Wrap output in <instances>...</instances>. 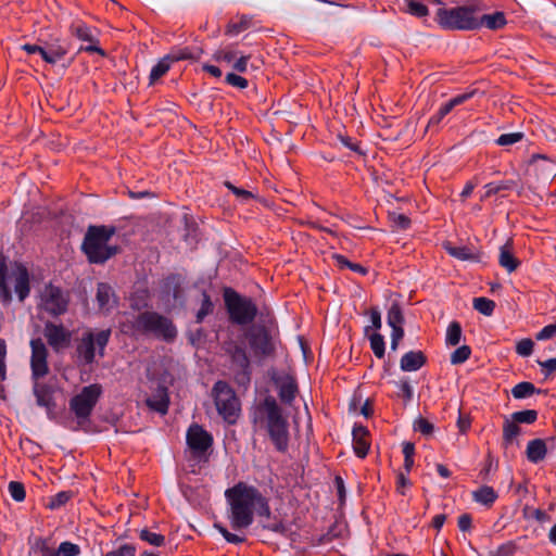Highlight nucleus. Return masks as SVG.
Returning <instances> with one entry per match:
<instances>
[{"instance_id":"7","label":"nucleus","mask_w":556,"mask_h":556,"mask_svg":"<svg viewBox=\"0 0 556 556\" xmlns=\"http://www.w3.org/2000/svg\"><path fill=\"white\" fill-rule=\"evenodd\" d=\"M475 9L467 5L456 8H440L437 18L440 26L448 30H475L481 27L478 18L473 16Z\"/></svg>"},{"instance_id":"50","label":"nucleus","mask_w":556,"mask_h":556,"mask_svg":"<svg viewBox=\"0 0 556 556\" xmlns=\"http://www.w3.org/2000/svg\"><path fill=\"white\" fill-rule=\"evenodd\" d=\"M412 15L424 17L428 15V8L419 0H404Z\"/></svg>"},{"instance_id":"35","label":"nucleus","mask_w":556,"mask_h":556,"mask_svg":"<svg viewBox=\"0 0 556 556\" xmlns=\"http://www.w3.org/2000/svg\"><path fill=\"white\" fill-rule=\"evenodd\" d=\"M463 336L462 326L458 321L450 323L446 329L445 343L446 345L456 346L459 344Z\"/></svg>"},{"instance_id":"56","label":"nucleus","mask_w":556,"mask_h":556,"mask_svg":"<svg viewBox=\"0 0 556 556\" xmlns=\"http://www.w3.org/2000/svg\"><path fill=\"white\" fill-rule=\"evenodd\" d=\"M534 342L529 339L525 338L517 342L516 344V353L522 357H528L533 352Z\"/></svg>"},{"instance_id":"13","label":"nucleus","mask_w":556,"mask_h":556,"mask_svg":"<svg viewBox=\"0 0 556 556\" xmlns=\"http://www.w3.org/2000/svg\"><path fill=\"white\" fill-rule=\"evenodd\" d=\"M41 306L48 314L58 317L66 313L68 296L64 294L61 288L49 283L42 291Z\"/></svg>"},{"instance_id":"42","label":"nucleus","mask_w":556,"mask_h":556,"mask_svg":"<svg viewBox=\"0 0 556 556\" xmlns=\"http://www.w3.org/2000/svg\"><path fill=\"white\" fill-rule=\"evenodd\" d=\"M538 412L535 409H525L515 412L510 415V418L519 424L532 425L538 419Z\"/></svg>"},{"instance_id":"34","label":"nucleus","mask_w":556,"mask_h":556,"mask_svg":"<svg viewBox=\"0 0 556 556\" xmlns=\"http://www.w3.org/2000/svg\"><path fill=\"white\" fill-rule=\"evenodd\" d=\"M535 393H541V390L536 389L532 382L528 381L519 382L511 389V395L516 400H523Z\"/></svg>"},{"instance_id":"40","label":"nucleus","mask_w":556,"mask_h":556,"mask_svg":"<svg viewBox=\"0 0 556 556\" xmlns=\"http://www.w3.org/2000/svg\"><path fill=\"white\" fill-rule=\"evenodd\" d=\"M473 308L484 316H491L495 309V302L484 296L475 298L472 301Z\"/></svg>"},{"instance_id":"48","label":"nucleus","mask_w":556,"mask_h":556,"mask_svg":"<svg viewBox=\"0 0 556 556\" xmlns=\"http://www.w3.org/2000/svg\"><path fill=\"white\" fill-rule=\"evenodd\" d=\"M139 538L142 541H146V542H148L149 544H151L153 546H162L165 543V536L164 535H162L160 533L151 532L148 529H142L140 531Z\"/></svg>"},{"instance_id":"41","label":"nucleus","mask_w":556,"mask_h":556,"mask_svg":"<svg viewBox=\"0 0 556 556\" xmlns=\"http://www.w3.org/2000/svg\"><path fill=\"white\" fill-rule=\"evenodd\" d=\"M368 339L370 342V349L372 350L375 356L382 358L386 354V342L383 336L379 332H374L368 334Z\"/></svg>"},{"instance_id":"15","label":"nucleus","mask_w":556,"mask_h":556,"mask_svg":"<svg viewBox=\"0 0 556 556\" xmlns=\"http://www.w3.org/2000/svg\"><path fill=\"white\" fill-rule=\"evenodd\" d=\"M186 441L192 454L197 457L205 455L213 445L212 434L198 424H192L188 428Z\"/></svg>"},{"instance_id":"9","label":"nucleus","mask_w":556,"mask_h":556,"mask_svg":"<svg viewBox=\"0 0 556 556\" xmlns=\"http://www.w3.org/2000/svg\"><path fill=\"white\" fill-rule=\"evenodd\" d=\"M244 337L256 358L273 357L276 354L278 339L268 326L253 325L244 332Z\"/></svg>"},{"instance_id":"64","label":"nucleus","mask_w":556,"mask_h":556,"mask_svg":"<svg viewBox=\"0 0 556 556\" xmlns=\"http://www.w3.org/2000/svg\"><path fill=\"white\" fill-rule=\"evenodd\" d=\"M538 364L546 378L556 372V357L546 361H538Z\"/></svg>"},{"instance_id":"32","label":"nucleus","mask_w":556,"mask_h":556,"mask_svg":"<svg viewBox=\"0 0 556 556\" xmlns=\"http://www.w3.org/2000/svg\"><path fill=\"white\" fill-rule=\"evenodd\" d=\"M478 23H481V26H485L489 29L496 30L503 28L507 21L503 12H495L482 15Z\"/></svg>"},{"instance_id":"51","label":"nucleus","mask_w":556,"mask_h":556,"mask_svg":"<svg viewBox=\"0 0 556 556\" xmlns=\"http://www.w3.org/2000/svg\"><path fill=\"white\" fill-rule=\"evenodd\" d=\"M523 516L528 519L533 518L541 523L548 522L551 520V516L546 511L540 508H530L528 506L523 508Z\"/></svg>"},{"instance_id":"8","label":"nucleus","mask_w":556,"mask_h":556,"mask_svg":"<svg viewBox=\"0 0 556 556\" xmlns=\"http://www.w3.org/2000/svg\"><path fill=\"white\" fill-rule=\"evenodd\" d=\"M212 396L218 414L225 422L236 424L240 414V401L235 390L223 380H218L212 388Z\"/></svg>"},{"instance_id":"38","label":"nucleus","mask_w":556,"mask_h":556,"mask_svg":"<svg viewBox=\"0 0 556 556\" xmlns=\"http://www.w3.org/2000/svg\"><path fill=\"white\" fill-rule=\"evenodd\" d=\"M202 296L203 298H202L201 307L199 308V311L197 312V315H195L197 324H202L203 320L205 319V317L208 316L210 314H212L214 311V304L211 300L210 294L206 291H203Z\"/></svg>"},{"instance_id":"25","label":"nucleus","mask_w":556,"mask_h":556,"mask_svg":"<svg viewBox=\"0 0 556 556\" xmlns=\"http://www.w3.org/2000/svg\"><path fill=\"white\" fill-rule=\"evenodd\" d=\"M33 393L38 406H56L52 395V388L47 383H40L39 380L33 381Z\"/></svg>"},{"instance_id":"6","label":"nucleus","mask_w":556,"mask_h":556,"mask_svg":"<svg viewBox=\"0 0 556 556\" xmlns=\"http://www.w3.org/2000/svg\"><path fill=\"white\" fill-rule=\"evenodd\" d=\"M223 298L231 324L247 326L255 320L258 308L253 299L241 295L230 287L223 289Z\"/></svg>"},{"instance_id":"53","label":"nucleus","mask_w":556,"mask_h":556,"mask_svg":"<svg viewBox=\"0 0 556 556\" xmlns=\"http://www.w3.org/2000/svg\"><path fill=\"white\" fill-rule=\"evenodd\" d=\"M72 497V492L61 491L50 498L48 507L50 509H58L65 505Z\"/></svg>"},{"instance_id":"1","label":"nucleus","mask_w":556,"mask_h":556,"mask_svg":"<svg viewBox=\"0 0 556 556\" xmlns=\"http://www.w3.org/2000/svg\"><path fill=\"white\" fill-rule=\"evenodd\" d=\"M252 422L265 429L275 448L286 453L289 448V422L282 408L271 395L258 403L252 415Z\"/></svg>"},{"instance_id":"39","label":"nucleus","mask_w":556,"mask_h":556,"mask_svg":"<svg viewBox=\"0 0 556 556\" xmlns=\"http://www.w3.org/2000/svg\"><path fill=\"white\" fill-rule=\"evenodd\" d=\"M514 180H502L489 182L484 186L485 194L484 198H490L493 194L500 193L501 191L511 190L515 187Z\"/></svg>"},{"instance_id":"47","label":"nucleus","mask_w":556,"mask_h":556,"mask_svg":"<svg viewBox=\"0 0 556 556\" xmlns=\"http://www.w3.org/2000/svg\"><path fill=\"white\" fill-rule=\"evenodd\" d=\"M254 514L258 517H265L269 519L271 517V510L269 506V500L260 492Z\"/></svg>"},{"instance_id":"14","label":"nucleus","mask_w":556,"mask_h":556,"mask_svg":"<svg viewBox=\"0 0 556 556\" xmlns=\"http://www.w3.org/2000/svg\"><path fill=\"white\" fill-rule=\"evenodd\" d=\"M43 336L49 346L55 353L62 352L72 343V331L67 329L63 324L46 321L43 326Z\"/></svg>"},{"instance_id":"61","label":"nucleus","mask_w":556,"mask_h":556,"mask_svg":"<svg viewBox=\"0 0 556 556\" xmlns=\"http://www.w3.org/2000/svg\"><path fill=\"white\" fill-rule=\"evenodd\" d=\"M452 111V109L447 105V103L445 102L444 104H442L440 106V109L438 110V112L430 117L429 122H428V128L429 127H434V126H438L441 121Z\"/></svg>"},{"instance_id":"28","label":"nucleus","mask_w":556,"mask_h":556,"mask_svg":"<svg viewBox=\"0 0 556 556\" xmlns=\"http://www.w3.org/2000/svg\"><path fill=\"white\" fill-rule=\"evenodd\" d=\"M471 497L473 502L491 507L497 500L498 495L492 486L482 485L471 492Z\"/></svg>"},{"instance_id":"37","label":"nucleus","mask_w":556,"mask_h":556,"mask_svg":"<svg viewBox=\"0 0 556 556\" xmlns=\"http://www.w3.org/2000/svg\"><path fill=\"white\" fill-rule=\"evenodd\" d=\"M405 319L401 308V305L397 302H393L388 309L387 314V323L390 327L403 326Z\"/></svg>"},{"instance_id":"19","label":"nucleus","mask_w":556,"mask_h":556,"mask_svg":"<svg viewBox=\"0 0 556 556\" xmlns=\"http://www.w3.org/2000/svg\"><path fill=\"white\" fill-rule=\"evenodd\" d=\"M271 380L279 389L278 394L281 402L285 404H291L298 392L295 380L290 376L281 378L277 377L275 374L271 376Z\"/></svg>"},{"instance_id":"29","label":"nucleus","mask_w":556,"mask_h":556,"mask_svg":"<svg viewBox=\"0 0 556 556\" xmlns=\"http://www.w3.org/2000/svg\"><path fill=\"white\" fill-rule=\"evenodd\" d=\"M203 53V50L201 48H177L172 50L167 58L170 60V62H178L182 60H192L198 61Z\"/></svg>"},{"instance_id":"11","label":"nucleus","mask_w":556,"mask_h":556,"mask_svg":"<svg viewBox=\"0 0 556 556\" xmlns=\"http://www.w3.org/2000/svg\"><path fill=\"white\" fill-rule=\"evenodd\" d=\"M232 365L237 368L235 381L242 387H248L251 382V361L245 348L242 344L232 342L226 348Z\"/></svg>"},{"instance_id":"43","label":"nucleus","mask_w":556,"mask_h":556,"mask_svg":"<svg viewBox=\"0 0 556 556\" xmlns=\"http://www.w3.org/2000/svg\"><path fill=\"white\" fill-rule=\"evenodd\" d=\"M71 33L72 35L76 36L78 39L83 41H93L92 30L85 23L79 22L77 24H73L71 26Z\"/></svg>"},{"instance_id":"24","label":"nucleus","mask_w":556,"mask_h":556,"mask_svg":"<svg viewBox=\"0 0 556 556\" xmlns=\"http://www.w3.org/2000/svg\"><path fill=\"white\" fill-rule=\"evenodd\" d=\"M443 247L448 255L459 261H470L475 263L481 262V254L473 251L471 248L467 245L456 247L453 245L451 242H445Z\"/></svg>"},{"instance_id":"46","label":"nucleus","mask_w":556,"mask_h":556,"mask_svg":"<svg viewBox=\"0 0 556 556\" xmlns=\"http://www.w3.org/2000/svg\"><path fill=\"white\" fill-rule=\"evenodd\" d=\"M80 554L79 545L70 541L62 542L55 549V556H78Z\"/></svg>"},{"instance_id":"62","label":"nucleus","mask_w":556,"mask_h":556,"mask_svg":"<svg viewBox=\"0 0 556 556\" xmlns=\"http://www.w3.org/2000/svg\"><path fill=\"white\" fill-rule=\"evenodd\" d=\"M225 83L239 89H244L249 85L248 79L235 73H228L225 77Z\"/></svg>"},{"instance_id":"30","label":"nucleus","mask_w":556,"mask_h":556,"mask_svg":"<svg viewBox=\"0 0 556 556\" xmlns=\"http://www.w3.org/2000/svg\"><path fill=\"white\" fill-rule=\"evenodd\" d=\"M147 404L150 408L161 414H166L169 405V399L166 389H159L156 394L147 400Z\"/></svg>"},{"instance_id":"26","label":"nucleus","mask_w":556,"mask_h":556,"mask_svg":"<svg viewBox=\"0 0 556 556\" xmlns=\"http://www.w3.org/2000/svg\"><path fill=\"white\" fill-rule=\"evenodd\" d=\"M8 265L7 258L0 254V302L2 305L8 306L11 304L13 296L7 282Z\"/></svg>"},{"instance_id":"45","label":"nucleus","mask_w":556,"mask_h":556,"mask_svg":"<svg viewBox=\"0 0 556 556\" xmlns=\"http://www.w3.org/2000/svg\"><path fill=\"white\" fill-rule=\"evenodd\" d=\"M31 549L35 553H39L41 556H55V549L50 547L48 544V540L43 538H36Z\"/></svg>"},{"instance_id":"59","label":"nucleus","mask_w":556,"mask_h":556,"mask_svg":"<svg viewBox=\"0 0 556 556\" xmlns=\"http://www.w3.org/2000/svg\"><path fill=\"white\" fill-rule=\"evenodd\" d=\"M214 528L223 535V538L232 544H239L244 541V538H241L237 534L229 532L222 523L215 522Z\"/></svg>"},{"instance_id":"49","label":"nucleus","mask_w":556,"mask_h":556,"mask_svg":"<svg viewBox=\"0 0 556 556\" xmlns=\"http://www.w3.org/2000/svg\"><path fill=\"white\" fill-rule=\"evenodd\" d=\"M523 136V132L520 131L503 134L495 140V143L501 147L513 146L521 141Z\"/></svg>"},{"instance_id":"4","label":"nucleus","mask_w":556,"mask_h":556,"mask_svg":"<svg viewBox=\"0 0 556 556\" xmlns=\"http://www.w3.org/2000/svg\"><path fill=\"white\" fill-rule=\"evenodd\" d=\"M112 330L87 329L76 339L75 363L79 368L91 367L97 362V356H105V350L110 342Z\"/></svg>"},{"instance_id":"18","label":"nucleus","mask_w":556,"mask_h":556,"mask_svg":"<svg viewBox=\"0 0 556 556\" xmlns=\"http://www.w3.org/2000/svg\"><path fill=\"white\" fill-rule=\"evenodd\" d=\"M96 301L98 307L106 313L118 305V299L113 288L106 282H99L97 285Z\"/></svg>"},{"instance_id":"10","label":"nucleus","mask_w":556,"mask_h":556,"mask_svg":"<svg viewBox=\"0 0 556 556\" xmlns=\"http://www.w3.org/2000/svg\"><path fill=\"white\" fill-rule=\"evenodd\" d=\"M102 394V386L92 383L84 387L80 392L70 400V409L77 418L78 426L89 420Z\"/></svg>"},{"instance_id":"16","label":"nucleus","mask_w":556,"mask_h":556,"mask_svg":"<svg viewBox=\"0 0 556 556\" xmlns=\"http://www.w3.org/2000/svg\"><path fill=\"white\" fill-rule=\"evenodd\" d=\"M162 295L172 306L184 305L185 293L182 278L180 275L172 274L166 277L162 285Z\"/></svg>"},{"instance_id":"31","label":"nucleus","mask_w":556,"mask_h":556,"mask_svg":"<svg viewBox=\"0 0 556 556\" xmlns=\"http://www.w3.org/2000/svg\"><path fill=\"white\" fill-rule=\"evenodd\" d=\"M521 433L520 426L510 419H505L503 425V445L508 447L511 445L517 437Z\"/></svg>"},{"instance_id":"36","label":"nucleus","mask_w":556,"mask_h":556,"mask_svg":"<svg viewBox=\"0 0 556 556\" xmlns=\"http://www.w3.org/2000/svg\"><path fill=\"white\" fill-rule=\"evenodd\" d=\"M170 63V60L167 58V55H165L151 68L149 76L150 85L155 84L157 79H160L169 71Z\"/></svg>"},{"instance_id":"55","label":"nucleus","mask_w":556,"mask_h":556,"mask_svg":"<svg viewBox=\"0 0 556 556\" xmlns=\"http://www.w3.org/2000/svg\"><path fill=\"white\" fill-rule=\"evenodd\" d=\"M224 185L228 190H230L242 202H248L249 200L254 198V194L251 191L236 187L230 181H225Z\"/></svg>"},{"instance_id":"12","label":"nucleus","mask_w":556,"mask_h":556,"mask_svg":"<svg viewBox=\"0 0 556 556\" xmlns=\"http://www.w3.org/2000/svg\"><path fill=\"white\" fill-rule=\"evenodd\" d=\"M30 346V370L31 380H40L46 377L50 369L48 364L49 351L41 338H34L29 342Z\"/></svg>"},{"instance_id":"33","label":"nucleus","mask_w":556,"mask_h":556,"mask_svg":"<svg viewBox=\"0 0 556 556\" xmlns=\"http://www.w3.org/2000/svg\"><path fill=\"white\" fill-rule=\"evenodd\" d=\"M341 535V530L339 529V526L337 523H333L329 527L327 532L318 535L313 536L311 539V545L312 546H321L331 543L333 540L338 539Z\"/></svg>"},{"instance_id":"54","label":"nucleus","mask_w":556,"mask_h":556,"mask_svg":"<svg viewBox=\"0 0 556 556\" xmlns=\"http://www.w3.org/2000/svg\"><path fill=\"white\" fill-rule=\"evenodd\" d=\"M369 319H370V326H366L364 329V332L366 336H368L369 330L374 329L376 331L381 329L382 321H381V313L378 307H371L369 311Z\"/></svg>"},{"instance_id":"17","label":"nucleus","mask_w":556,"mask_h":556,"mask_svg":"<svg viewBox=\"0 0 556 556\" xmlns=\"http://www.w3.org/2000/svg\"><path fill=\"white\" fill-rule=\"evenodd\" d=\"M10 277L14 280V291L20 302H24L30 293V278L28 269L23 264H17Z\"/></svg>"},{"instance_id":"21","label":"nucleus","mask_w":556,"mask_h":556,"mask_svg":"<svg viewBox=\"0 0 556 556\" xmlns=\"http://www.w3.org/2000/svg\"><path fill=\"white\" fill-rule=\"evenodd\" d=\"M68 52V45L65 40L54 39L46 42L43 61L49 64H55L59 60L63 59Z\"/></svg>"},{"instance_id":"44","label":"nucleus","mask_w":556,"mask_h":556,"mask_svg":"<svg viewBox=\"0 0 556 556\" xmlns=\"http://www.w3.org/2000/svg\"><path fill=\"white\" fill-rule=\"evenodd\" d=\"M471 355V349L469 345H462L457 348L450 357L452 365H460L465 363Z\"/></svg>"},{"instance_id":"3","label":"nucleus","mask_w":556,"mask_h":556,"mask_svg":"<svg viewBox=\"0 0 556 556\" xmlns=\"http://www.w3.org/2000/svg\"><path fill=\"white\" fill-rule=\"evenodd\" d=\"M115 233V226L90 225L87 228L81 250L89 263L103 264L119 252V247L109 244Z\"/></svg>"},{"instance_id":"60","label":"nucleus","mask_w":556,"mask_h":556,"mask_svg":"<svg viewBox=\"0 0 556 556\" xmlns=\"http://www.w3.org/2000/svg\"><path fill=\"white\" fill-rule=\"evenodd\" d=\"M249 25H250V20L244 17V16H242L240 22H238V23H230L227 26L226 34L230 35V36H236L238 34H240L241 31L248 29Z\"/></svg>"},{"instance_id":"22","label":"nucleus","mask_w":556,"mask_h":556,"mask_svg":"<svg viewBox=\"0 0 556 556\" xmlns=\"http://www.w3.org/2000/svg\"><path fill=\"white\" fill-rule=\"evenodd\" d=\"M427 363V356L422 351H408L406 352L401 361H400V368L403 371L410 372V371H417L421 367H424Z\"/></svg>"},{"instance_id":"2","label":"nucleus","mask_w":556,"mask_h":556,"mask_svg":"<svg viewBox=\"0 0 556 556\" xmlns=\"http://www.w3.org/2000/svg\"><path fill=\"white\" fill-rule=\"evenodd\" d=\"M260 490L245 482H238L225 491L228 519L233 530L249 528L254 521V509Z\"/></svg>"},{"instance_id":"52","label":"nucleus","mask_w":556,"mask_h":556,"mask_svg":"<svg viewBox=\"0 0 556 556\" xmlns=\"http://www.w3.org/2000/svg\"><path fill=\"white\" fill-rule=\"evenodd\" d=\"M9 493L15 502H23L26 496L24 484L17 481H11L8 485Z\"/></svg>"},{"instance_id":"23","label":"nucleus","mask_w":556,"mask_h":556,"mask_svg":"<svg viewBox=\"0 0 556 556\" xmlns=\"http://www.w3.org/2000/svg\"><path fill=\"white\" fill-rule=\"evenodd\" d=\"M368 430L362 425L355 424L352 430L353 450L357 457L364 458L369 451V442L367 441Z\"/></svg>"},{"instance_id":"27","label":"nucleus","mask_w":556,"mask_h":556,"mask_svg":"<svg viewBox=\"0 0 556 556\" xmlns=\"http://www.w3.org/2000/svg\"><path fill=\"white\" fill-rule=\"evenodd\" d=\"M498 264L508 273L515 271L520 266V261L511 252L510 241L500 248Z\"/></svg>"},{"instance_id":"20","label":"nucleus","mask_w":556,"mask_h":556,"mask_svg":"<svg viewBox=\"0 0 556 556\" xmlns=\"http://www.w3.org/2000/svg\"><path fill=\"white\" fill-rule=\"evenodd\" d=\"M555 440V437H549L546 440L543 439H533L528 442L526 448V455L530 463L539 464L542 462L547 454L548 451V442Z\"/></svg>"},{"instance_id":"63","label":"nucleus","mask_w":556,"mask_h":556,"mask_svg":"<svg viewBox=\"0 0 556 556\" xmlns=\"http://www.w3.org/2000/svg\"><path fill=\"white\" fill-rule=\"evenodd\" d=\"M136 547L132 544L125 543L121 545L118 548L108 552L103 556H135Z\"/></svg>"},{"instance_id":"5","label":"nucleus","mask_w":556,"mask_h":556,"mask_svg":"<svg viewBox=\"0 0 556 556\" xmlns=\"http://www.w3.org/2000/svg\"><path fill=\"white\" fill-rule=\"evenodd\" d=\"M134 332L141 336H152L164 342H173L178 334L174 321L154 311L139 313L130 323Z\"/></svg>"},{"instance_id":"57","label":"nucleus","mask_w":556,"mask_h":556,"mask_svg":"<svg viewBox=\"0 0 556 556\" xmlns=\"http://www.w3.org/2000/svg\"><path fill=\"white\" fill-rule=\"evenodd\" d=\"M516 548V544L509 541L500 545L495 551H490L486 556H513Z\"/></svg>"},{"instance_id":"58","label":"nucleus","mask_w":556,"mask_h":556,"mask_svg":"<svg viewBox=\"0 0 556 556\" xmlns=\"http://www.w3.org/2000/svg\"><path fill=\"white\" fill-rule=\"evenodd\" d=\"M414 430L420 432L424 435H431L434 430V426L427 419L418 417L414 421Z\"/></svg>"}]
</instances>
